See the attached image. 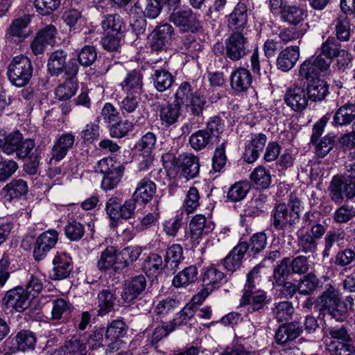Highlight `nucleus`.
Masks as SVG:
<instances>
[{
  "mask_svg": "<svg viewBox=\"0 0 355 355\" xmlns=\"http://www.w3.org/2000/svg\"><path fill=\"white\" fill-rule=\"evenodd\" d=\"M248 9L244 3L239 2L228 15L227 25L234 30L243 29L248 22Z\"/></svg>",
  "mask_w": 355,
  "mask_h": 355,
  "instance_id": "obj_26",
  "label": "nucleus"
},
{
  "mask_svg": "<svg viewBox=\"0 0 355 355\" xmlns=\"http://www.w3.org/2000/svg\"><path fill=\"white\" fill-rule=\"evenodd\" d=\"M31 300L24 288L17 286L6 292L2 304L7 309L21 313L28 308Z\"/></svg>",
  "mask_w": 355,
  "mask_h": 355,
  "instance_id": "obj_12",
  "label": "nucleus"
},
{
  "mask_svg": "<svg viewBox=\"0 0 355 355\" xmlns=\"http://www.w3.org/2000/svg\"><path fill=\"white\" fill-rule=\"evenodd\" d=\"M315 218L313 214L307 212L304 216L303 220L305 226L310 227L309 232L311 235L318 241L324 235L327 227L324 225L318 223Z\"/></svg>",
  "mask_w": 355,
  "mask_h": 355,
  "instance_id": "obj_48",
  "label": "nucleus"
},
{
  "mask_svg": "<svg viewBox=\"0 0 355 355\" xmlns=\"http://www.w3.org/2000/svg\"><path fill=\"white\" fill-rule=\"evenodd\" d=\"M266 141V136L263 134L252 138L250 142L245 148L243 154L244 161L248 164L254 163L257 159L259 152L263 150Z\"/></svg>",
  "mask_w": 355,
  "mask_h": 355,
  "instance_id": "obj_24",
  "label": "nucleus"
},
{
  "mask_svg": "<svg viewBox=\"0 0 355 355\" xmlns=\"http://www.w3.org/2000/svg\"><path fill=\"white\" fill-rule=\"evenodd\" d=\"M293 215L292 214H288L286 204H279L275 207L273 214V224L278 229L282 228L286 223L292 225L295 223V219H293Z\"/></svg>",
  "mask_w": 355,
  "mask_h": 355,
  "instance_id": "obj_44",
  "label": "nucleus"
},
{
  "mask_svg": "<svg viewBox=\"0 0 355 355\" xmlns=\"http://www.w3.org/2000/svg\"><path fill=\"white\" fill-rule=\"evenodd\" d=\"M30 22L28 17L17 18L12 21L6 31V37L8 38L17 37L19 40H24L29 35L26 28Z\"/></svg>",
  "mask_w": 355,
  "mask_h": 355,
  "instance_id": "obj_38",
  "label": "nucleus"
},
{
  "mask_svg": "<svg viewBox=\"0 0 355 355\" xmlns=\"http://www.w3.org/2000/svg\"><path fill=\"white\" fill-rule=\"evenodd\" d=\"M298 246L304 254H314L318 250V241L309 231H302V233L298 234Z\"/></svg>",
  "mask_w": 355,
  "mask_h": 355,
  "instance_id": "obj_47",
  "label": "nucleus"
},
{
  "mask_svg": "<svg viewBox=\"0 0 355 355\" xmlns=\"http://www.w3.org/2000/svg\"><path fill=\"white\" fill-rule=\"evenodd\" d=\"M180 168L187 179H193L198 175L200 171L199 158L192 154L185 155L182 158Z\"/></svg>",
  "mask_w": 355,
  "mask_h": 355,
  "instance_id": "obj_36",
  "label": "nucleus"
},
{
  "mask_svg": "<svg viewBox=\"0 0 355 355\" xmlns=\"http://www.w3.org/2000/svg\"><path fill=\"white\" fill-rule=\"evenodd\" d=\"M252 78L249 70L238 67L230 76L231 88L236 94L245 92L251 86Z\"/></svg>",
  "mask_w": 355,
  "mask_h": 355,
  "instance_id": "obj_20",
  "label": "nucleus"
},
{
  "mask_svg": "<svg viewBox=\"0 0 355 355\" xmlns=\"http://www.w3.org/2000/svg\"><path fill=\"white\" fill-rule=\"evenodd\" d=\"M67 53L63 50L53 52L49 58L47 70L52 76H58L64 73L63 77L71 79L76 78L79 66L76 58H71L67 62Z\"/></svg>",
  "mask_w": 355,
  "mask_h": 355,
  "instance_id": "obj_2",
  "label": "nucleus"
},
{
  "mask_svg": "<svg viewBox=\"0 0 355 355\" xmlns=\"http://www.w3.org/2000/svg\"><path fill=\"white\" fill-rule=\"evenodd\" d=\"M349 341L334 340L328 345V351L332 355H351L354 347Z\"/></svg>",
  "mask_w": 355,
  "mask_h": 355,
  "instance_id": "obj_62",
  "label": "nucleus"
},
{
  "mask_svg": "<svg viewBox=\"0 0 355 355\" xmlns=\"http://www.w3.org/2000/svg\"><path fill=\"white\" fill-rule=\"evenodd\" d=\"M214 229V223L202 214H196L189 223V236L193 246L198 245L202 239Z\"/></svg>",
  "mask_w": 355,
  "mask_h": 355,
  "instance_id": "obj_13",
  "label": "nucleus"
},
{
  "mask_svg": "<svg viewBox=\"0 0 355 355\" xmlns=\"http://www.w3.org/2000/svg\"><path fill=\"white\" fill-rule=\"evenodd\" d=\"M136 201L133 198L126 200L121 204V200L117 197L108 199L105 205V211L109 218L113 221L119 219L128 220L134 218L135 214Z\"/></svg>",
  "mask_w": 355,
  "mask_h": 355,
  "instance_id": "obj_8",
  "label": "nucleus"
},
{
  "mask_svg": "<svg viewBox=\"0 0 355 355\" xmlns=\"http://www.w3.org/2000/svg\"><path fill=\"white\" fill-rule=\"evenodd\" d=\"M336 39L340 42H347L351 37V24L349 18L345 15H340L334 21Z\"/></svg>",
  "mask_w": 355,
  "mask_h": 355,
  "instance_id": "obj_39",
  "label": "nucleus"
},
{
  "mask_svg": "<svg viewBox=\"0 0 355 355\" xmlns=\"http://www.w3.org/2000/svg\"><path fill=\"white\" fill-rule=\"evenodd\" d=\"M15 341L17 345V349L25 351L34 348L36 343V338L33 332L24 330L17 334Z\"/></svg>",
  "mask_w": 355,
  "mask_h": 355,
  "instance_id": "obj_52",
  "label": "nucleus"
},
{
  "mask_svg": "<svg viewBox=\"0 0 355 355\" xmlns=\"http://www.w3.org/2000/svg\"><path fill=\"white\" fill-rule=\"evenodd\" d=\"M51 319L52 320L67 319L73 310L72 304L68 300L63 298H57L51 300Z\"/></svg>",
  "mask_w": 355,
  "mask_h": 355,
  "instance_id": "obj_34",
  "label": "nucleus"
},
{
  "mask_svg": "<svg viewBox=\"0 0 355 355\" xmlns=\"http://www.w3.org/2000/svg\"><path fill=\"white\" fill-rule=\"evenodd\" d=\"M152 78L155 89L159 92H164L170 88L174 81L172 74L164 69L155 70Z\"/></svg>",
  "mask_w": 355,
  "mask_h": 355,
  "instance_id": "obj_41",
  "label": "nucleus"
},
{
  "mask_svg": "<svg viewBox=\"0 0 355 355\" xmlns=\"http://www.w3.org/2000/svg\"><path fill=\"white\" fill-rule=\"evenodd\" d=\"M345 233L342 231L329 232L324 237V248L322 252L323 257H328L330 251L335 244H338L343 241Z\"/></svg>",
  "mask_w": 355,
  "mask_h": 355,
  "instance_id": "obj_58",
  "label": "nucleus"
},
{
  "mask_svg": "<svg viewBox=\"0 0 355 355\" xmlns=\"http://www.w3.org/2000/svg\"><path fill=\"white\" fill-rule=\"evenodd\" d=\"M191 85L189 82L182 83L175 94L174 103L179 106L187 103L193 96Z\"/></svg>",
  "mask_w": 355,
  "mask_h": 355,
  "instance_id": "obj_57",
  "label": "nucleus"
},
{
  "mask_svg": "<svg viewBox=\"0 0 355 355\" xmlns=\"http://www.w3.org/2000/svg\"><path fill=\"white\" fill-rule=\"evenodd\" d=\"M329 196L336 204L343 202V195L348 199L355 197V180H347L342 176L335 175L328 187Z\"/></svg>",
  "mask_w": 355,
  "mask_h": 355,
  "instance_id": "obj_7",
  "label": "nucleus"
},
{
  "mask_svg": "<svg viewBox=\"0 0 355 355\" xmlns=\"http://www.w3.org/2000/svg\"><path fill=\"white\" fill-rule=\"evenodd\" d=\"M63 78L64 79V83L59 85L55 89L56 97L60 101H65L75 95L78 89V83L76 78L71 79L67 78V77Z\"/></svg>",
  "mask_w": 355,
  "mask_h": 355,
  "instance_id": "obj_42",
  "label": "nucleus"
},
{
  "mask_svg": "<svg viewBox=\"0 0 355 355\" xmlns=\"http://www.w3.org/2000/svg\"><path fill=\"white\" fill-rule=\"evenodd\" d=\"M61 0H35L37 11L42 15H49L58 9Z\"/></svg>",
  "mask_w": 355,
  "mask_h": 355,
  "instance_id": "obj_59",
  "label": "nucleus"
},
{
  "mask_svg": "<svg viewBox=\"0 0 355 355\" xmlns=\"http://www.w3.org/2000/svg\"><path fill=\"white\" fill-rule=\"evenodd\" d=\"M355 120V103L347 102L341 105L335 112L334 125H346Z\"/></svg>",
  "mask_w": 355,
  "mask_h": 355,
  "instance_id": "obj_29",
  "label": "nucleus"
},
{
  "mask_svg": "<svg viewBox=\"0 0 355 355\" xmlns=\"http://www.w3.org/2000/svg\"><path fill=\"white\" fill-rule=\"evenodd\" d=\"M147 281L144 275H139L127 280L123 286L121 298L125 303H131L146 290Z\"/></svg>",
  "mask_w": 355,
  "mask_h": 355,
  "instance_id": "obj_15",
  "label": "nucleus"
},
{
  "mask_svg": "<svg viewBox=\"0 0 355 355\" xmlns=\"http://www.w3.org/2000/svg\"><path fill=\"white\" fill-rule=\"evenodd\" d=\"M155 193V184L147 178H144L137 183L133 194V199L136 202L141 201L142 203L146 204L153 199Z\"/></svg>",
  "mask_w": 355,
  "mask_h": 355,
  "instance_id": "obj_25",
  "label": "nucleus"
},
{
  "mask_svg": "<svg viewBox=\"0 0 355 355\" xmlns=\"http://www.w3.org/2000/svg\"><path fill=\"white\" fill-rule=\"evenodd\" d=\"M58 232L53 229L49 230L38 236L33 249V257L36 261H40L45 258L48 252L58 243Z\"/></svg>",
  "mask_w": 355,
  "mask_h": 355,
  "instance_id": "obj_14",
  "label": "nucleus"
},
{
  "mask_svg": "<svg viewBox=\"0 0 355 355\" xmlns=\"http://www.w3.org/2000/svg\"><path fill=\"white\" fill-rule=\"evenodd\" d=\"M319 280L313 273H309L304 277L298 285L299 293L308 295L313 292L318 286Z\"/></svg>",
  "mask_w": 355,
  "mask_h": 355,
  "instance_id": "obj_64",
  "label": "nucleus"
},
{
  "mask_svg": "<svg viewBox=\"0 0 355 355\" xmlns=\"http://www.w3.org/2000/svg\"><path fill=\"white\" fill-rule=\"evenodd\" d=\"M159 116L162 125L168 128L178 121L180 106L175 103L166 104L160 108Z\"/></svg>",
  "mask_w": 355,
  "mask_h": 355,
  "instance_id": "obj_32",
  "label": "nucleus"
},
{
  "mask_svg": "<svg viewBox=\"0 0 355 355\" xmlns=\"http://www.w3.org/2000/svg\"><path fill=\"white\" fill-rule=\"evenodd\" d=\"M96 267L101 272L112 270L114 273L119 274L126 268V264L124 261H121L117 250L113 246H109L101 252Z\"/></svg>",
  "mask_w": 355,
  "mask_h": 355,
  "instance_id": "obj_11",
  "label": "nucleus"
},
{
  "mask_svg": "<svg viewBox=\"0 0 355 355\" xmlns=\"http://www.w3.org/2000/svg\"><path fill=\"white\" fill-rule=\"evenodd\" d=\"M22 136L18 130L7 135L0 133V149L8 155L15 154Z\"/></svg>",
  "mask_w": 355,
  "mask_h": 355,
  "instance_id": "obj_31",
  "label": "nucleus"
},
{
  "mask_svg": "<svg viewBox=\"0 0 355 355\" xmlns=\"http://www.w3.org/2000/svg\"><path fill=\"white\" fill-rule=\"evenodd\" d=\"M134 128V124L128 119L121 121L120 119L110 127V135L114 138H122Z\"/></svg>",
  "mask_w": 355,
  "mask_h": 355,
  "instance_id": "obj_55",
  "label": "nucleus"
},
{
  "mask_svg": "<svg viewBox=\"0 0 355 355\" xmlns=\"http://www.w3.org/2000/svg\"><path fill=\"white\" fill-rule=\"evenodd\" d=\"M66 237L71 241H78L85 235V225L76 220L67 222L64 227Z\"/></svg>",
  "mask_w": 355,
  "mask_h": 355,
  "instance_id": "obj_46",
  "label": "nucleus"
},
{
  "mask_svg": "<svg viewBox=\"0 0 355 355\" xmlns=\"http://www.w3.org/2000/svg\"><path fill=\"white\" fill-rule=\"evenodd\" d=\"M33 71V67L28 58L24 55L16 56L8 65L7 75L12 85L20 87L29 83Z\"/></svg>",
  "mask_w": 355,
  "mask_h": 355,
  "instance_id": "obj_4",
  "label": "nucleus"
},
{
  "mask_svg": "<svg viewBox=\"0 0 355 355\" xmlns=\"http://www.w3.org/2000/svg\"><path fill=\"white\" fill-rule=\"evenodd\" d=\"M164 268L162 257L156 253L150 254L143 264V270L148 276H155L161 273Z\"/></svg>",
  "mask_w": 355,
  "mask_h": 355,
  "instance_id": "obj_40",
  "label": "nucleus"
},
{
  "mask_svg": "<svg viewBox=\"0 0 355 355\" xmlns=\"http://www.w3.org/2000/svg\"><path fill=\"white\" fill-rule=\"evenodd\" d=\"M86 344L78 338H72L55 350V355H87Z\"/></svg>",
  "mask_w": 355,
  "mask_h": 355,
  "instance_id": "obj_35",
  "label": "nucleus"
},
{
  "mask_svg": "<svg viewBox=\"0 0 355 355\" xmlns=\"http://www.w3.org/2000/svg\"><path fill=\"white\" fill-rule=\"evenodd\" d=\"M261 266H257L247 275V282L245 285L243 294L240 300V306L251 304L253 311H259L266 303V295L263 291L253 292L254 288V280L259 276Z\"/></svg>",
  "mask_w": 355,
  "mask_h": 355,
  "instance_id": "obj_5",
  "label": "nucleus"
},
{
  "mask_svg": "<svg viewBox=\"0 0 355 355\" xmlns=\"http://www.w3.org/2000/svg\"><path fill=\"white\" fill-rule=\"evenodd\" d=\"M200 205V195L198 190L194 187H190L187 193L184 202V207L187 214L193 213Z\"/></svg>",
  "mask_w": 355,
  "mask_h": 355,
  "instance_id": "obj_61",
  "label": "nucleus"
},
{
  "mask_svg": "<svg viewBox=\"0 0 355 355\" xmlns=\"http://www.w3.org/2000/svg\"><path fill=\"white\" fill-rule=\"evenodd\" d=\"M316 306L320 312L326 311L338 321H343L347 316V309L341 301L340 293L332 286H329L318 296Z\"/></svg>",
  "mask_w": 355,
  "mask_h": 355,
  "instance_id": "obj_1",
  "label": "nucleus"
},
{
  "mask_svg": "<svg viewBox=\"0 0 355 355\" xmlns=\"http://www.w3.org/2000/svg\"><path fill=\"white\" fill-rule=\"evenodd\" d=\"M53 269L50 277L53 280L68 277L73 270L72 259L66 252H57L53 259Z\"/></svg>",
  "mask_w": 355,
  "mask_h": 355,
  "instance_id": "obj_18",
  "label": "nucleus"
},
{
  "mask_svg": "<svg viewBox=\"0 0 355 355\" xmlns=\"http://www.w3.org/2000/svg\"><path fill=\"white\" fill-rule=\"evenodd\" d=\"M302 327L298 322H290L284 324L278 328L275 333V339L278 344H284L293 340L302 333Z\"/></svg>",
  "mask_w": 355,
  "mask_h": 355,
  "instance_id": "obj_23",
  "label": "nucleus"
},
{
  "mask_svg": "<svg viewBox=\"0 0 355 355\" xmlns=\"http://www.w3.org/2000/svg\"><path fill=\"white\" fill-rule=\"evenodd\" d=\"M126 96L119 103L120 110L123 116L134 113L139 107V94L125 93Z\"/></svg>",
  "mask_w": 355,
  "mask_h": 355,
  "instance_id": "obj_53",
  "label": "nucleus"
},
{
  "mask_svg": "<svg viewBox=\"0 0 355 355\" xmlns=\"http://www.w3.org/2000/svg\"><path fill=\"white\" fill-rule=\"evenodd\" d=\"M299 58V47L297 46H288L284 49L277 57V68L283 71H288L295 66Z\"/></svg>",
  "mask_w": 355,
  "mask_h": 355,
  "instance_id": "obj_22",
  "label": "nucleus"
},
{
  "mask_svg": "<svg viewBox=\"0 0 355 355\" xmlns=\"http://www.w3.org/2000/svg\"><path fill=\"white\" fill-rule=\"evenodd\" d=\"M198 270L196 266L186 267L179 272L173 279V285L175 288L187 287L196 282Z\"/></svg>",
  "mask_w": 355,
  "mask_h": 355,
  "instance_id": "obj_33",
  "label": "nucleus"
},
{
  "mask_svg": "<svg viewBox=\"0 0 355 355\" xmlns=\"http://www.w3.org/2000/svg\"><path fill=\"white\" fill-rule=\"evenodd\" d=\"M225 148L226 141H223L215 149L212 157V168L216 172H220L227 162Z\"/></svg>",
  "mask_w": 355,
  "mask_h": 355,
  "instance_id": "obj_60",
  "label": "nucleus"
},
{
  "mask_svg": "<svg viewBox=\"0 0 355 355\" xmlns=\"http://www.w3.org/2000/svg\"><path fill=\"white\" fill-rule=\"evenodd\" d=\"M95 168L97 173L103 175L101 188L105 191H110L116 187L123 175L125 169L122 165L110 157L99 160Z\"/></svg>",
  "mask_w": 355,
  "mask_h": 355,
  "instance_id": "obj_3",
  "label": "nucleus"
},
{
  "mask_svg": "<svg viewBox=\"0 0 355 355\" xmlns=\"http://www.w3.org/2000/svg\"><path fill=\"white\" fill-rule=\"evenodd\" d=\"M175 35L173 27L164 23L155 26L150 35V47L153 51H166Z\"/></svg>",
  "mask_w": 355,
  "mask_h": 355,
  "instance_id": "obj_9",
  "label": "nucleus"
},
{
  "mask_svg": "<svg viewBox=\"0 0 355 355\" xmlns=\"http://www.w3.org/2000/svg\"><path fill=\"white\" fill-rule=\"evenodd\" d=\"M249 248L247 242H240L223 259L225 268L231 272L239 270L242 263L244 256Z\"/></svg>",
  "mask_w": 355,
  "mask_h": 355,
  "instance_id": "obj_19",
  "label": "nucleus"
},
{
  "mask_svg": "<svg viewBox=\"0 0 355 355\" xmlns=\"http://www.w3.org/2000/svg\"><path fill=\"white\" fill-rule=\"evenodd\" d=\"M183 259V249L180 244H173L167 249L165 261L172 269L178 268Z\"/></svg>",
  "mask_w": 355,
  "mask_h": 355,
  "instance_id": "obj_49",
  "label": "nucleus"
},
{
  "mask_svg": "<svg viewBox=\"0 0 355 355\" xmlns=\"http://www.w3.org/2000/svg\"><path fill=\"white\" fill-rule=\"evenodd\" d=\"M250 189V184L247 181L237 182L229 189L227 198L232 202H239L245 198Z\"/></svg>",
  "mask_w": 355,
  "mask_h": 355,
  "instance_id": "obj_45",
  "label": "nucleus"
},
{
  "mask_svg": "<svg viewBox=\"0 0 355 355\" xmlns=\"http://www.w3.org/2000/svg\"><path fill=\"white\" fill-rule=\"evenodd\" d=\"M308 93L302 87L294 85L287 89L284 95L286 105L295 112H302L308 105Z\"/></svg>",
  "mask_w": 355,
  "mask_h": 355,
  "instance_id": "obj_16",
  "label": "nucleus"
},
{
  "mask_svg": "<svg viewBox=\"0 0 355 355\" xmlns=\"http://www.w3.org/2000/svg\"><path fill=\"white\" fill-rule=\"evenodd\" d=\"M280 13L282 19L293 26H300L307 17L303 8L295 6H284Z\"/></svg>",
  "mask_w": 355,
  "mask_h": 355,
  "instance_id": "obj_30",
  "label": "nucleus"
},
{
  "mask_svg": "<svg viewBox=\"0 0 355 355\" xmlns=\"http://www.w3.org/2000/svg\"><path fill=\"white\" fill-rule=\"evenodd\" d=\"M250 179L259 191H264L266 189V168L263 165L257 166L250 175Z\"/></svg>",
  "mask_w": 355,
  "mask_h": 355,
  "instance_id": "obj_56",
  "label": "nucleus"
},
{
  "mask_svg": "<svg viewBox=\"0 0 355 355\" xmlns=\"http://www.w3.org/2000/svg\"><path fill=\"white\" fill-rule=\"evenodd\" d=\"M306 90L310 100L320 101L329 94V85L325 81L316 78L311 80Z\"/></svg>",
  "mask_w": 355,
  "mask_h": 355,
  "instance_id": "obj_37",
  "label": "nucleus"
},
{
  "mask_svg": "<svg viewBox=\"0 0 355 355\" xmlns=\"http://www.w3.org/2000/svg\"><path fill=\"white\" fill-rule=\"evenodd\" d=\"M342 45L339 40L334 37H328L327 39L322 44L320 51L322 55L328 57L332 60L337 54L342 51Z\"/></svg>",
  "mask_w": 355,
  "mask_h": 355,
  "instance_id": "obj_51",
  "label": "nucleus"
},
{
  "mask_svg": "<svg viewBox=\"0 0 355 355\" xmlns=\"http://www.w3.org/2000/svg\"><path fill=\"white\" fill-rule=\"evenodd\" d=\"M116 296L110 289H103L97 295L98 315L103 316L114 309Z\"/></svg>",
  "mask_w": 355,
  "mask_h": 355,
  "instance_id": "obj_28",
  "label": "nucleus"
},
{
  "mask_svg": "<svg viewBox=\"0 0 355 355\" xmlns=\"http://www.w3.org/2000/svg\"><path fill=\"white\" fill-rule=\"evenodd\" d=\"M101 24L106 33L120 35L125 31V23L123 17L116 13L105 15Z\"/></svg>",
  "mask_w": 355,
  "mask_h": 355,
  "instance_id": "obj_27",
  "label": "nucleus"
},
{
  "mask_svg": "<svg viewBox=\"0 0 355 355\" xmlns=\"http://www.w3.org/2000/svg\"><path fill=\"white\" fill-rule=\"evenodd\" d=\"M105 331L107 340H120V338L124 336L127 332L126 325L122 320H116L107 326Z\"/></svg>",
  "mask_w": 355,
  "mask_h": 355,
  "instance_id": "obj_50",
  "label": "nucleus"
},
{
  "mask_svg": "<svg viewBox=\"0 0 355 355\" xmlns=\"http://www.w3.org/2000/svg\"><path fill=\"white\" fill-rule=\"evenodd\" d=\"M143 78L140 70H130L127 72L119 85L125 93L140 94L144 85Z\"/></svg>",
  "mask_w": 355,
  "mask_h": 355,
  "instance_id": "obj_21",
  "label": "nucleus"
},
{
  "mask_svg": "<svg viewBox=\"0 0 355 355\" xmlns=\"http://www.w3.org/2000/svg\"><path fill=\"white\" fill-rule=\"evenodd\" d=\"M200 15L189 9L179 10L171 14L169 19L181 31L196 33L201 28Z\"/></svg>",
  "mask_w": 355,
  "mask_h": 355,
  "instance_id": "obj_10",
  "label": "nucleus"
},
{
  "mask_svg": "<svg viewBox=\"0 0 355 355\" xmlns=\"http://www.w3.org/2000/svg\"><path fill=\"white\" fill-rule=\"evenodd\" d=\"M225 49L226 55L230 60H239L248 52L246 46V39L241 33L239 32L234 33L226 40Z\"/></svg>",
  "mask_w": 355,
  "mask_h": 355,
  "instance_id": "obj_17",
  "label": "nucleus"
},
{
  "mask_svg": "<svg viewBox=\"0 0 355 355\" xmlns=\"http://www.w3.org/2000/svg\"><path fill=\"white\" fill-rule=\"evenodd\" d=\"M273 313L278 322L286 321L294 313V308L291 302L284 301L278 303Z\"/></svg>",
  "mask_w": 355,
  "mask_h": 355,
  "instance_id": "obj_63",
  "label": "nucleus"
},
{
  "mask_svg": "<svg viewBox=\"0 0 355 355\" xmlns=\"http://www.w3.org/2000/svg\"><path fill=\"white\" fill-rule=\"evenodd\" d=\"M97 58V52L92 46H85L78 55L77 63L83 67H89L94 63Z\"/></svg>",
  "mask_w": 355,
  "mask_h": 355,
  "instance_id": "obj_54",
  "label": "nucleus"
},
{
  "mask_svg": "<svg viewBox=\"0 0 355 355\" xmlns=\"http://www.w3.org/2000/svg\"><path fill=\"white\" fill-rule=\"evenodd\" d=\"M213 139L207 131L199 130L190 136L189 142L193 150H201L212 145Z\"/></svg>",
  "mask_w": 355,
  "mask_h": 355,
  "instance_id": "obj_43",
  "label": "nucleus"
},
{
  "mask_svg": "<svg viewBox=\"0 0 355 355\" xmlns=\"http://www.w3.org/2000/svg\"><path fill=\"white\" fill-rule=\"evenodd\" d=\"M204 288L196 295L192 301L194 304H200L216 288L220 287L226 282L225 274L214 267L204 269L202 275Z\"/></svg>",
  "mask_w": 355,
  "mask_h": 355,
  "instance_id": "obj_6",
  "label": "nucleus"
}]
</instances>
